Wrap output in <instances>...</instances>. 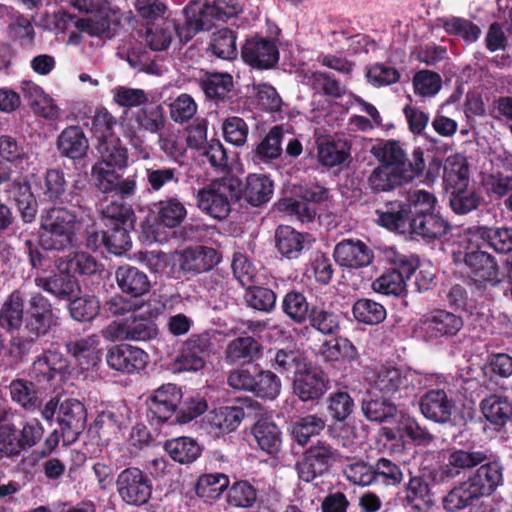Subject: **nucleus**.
Segmentation results:
<instances>
[{
	"label": "nucleus",
	"instance_id": "1",
	"mask_svg": "<svg viewBox=\"0 0 512 512\" xmlns=\"http://www.w3.org/2000/svg\"><path fill=\"white\" fill-rule=\"evenodd\" d=\"M79 227L73 211L53 207L41 216L40 244L46 250L67 249L75 244Z\"/></svg>",
	"mask_w": 512,
	"mask_h": 512
},
{
	"label": "nucleus",
	"instance_id": "2",
	"mask_svg": "<svg viewBox=\"0 0 512 512\" xmlns=\"http://www.w3.org/2000/svg\"><path fill=\"white\" fill-rule=\"evenodd\" d=\"M185 24L194 32L209 31L217 22L226 23L237 19L242 13V6L237 1L225 2V7L217 3L210 4L200 0L190 1L183 9Z\"/></svg>",
	"mask_w": 512,
	"mask_h": 512
},
{
	"label": "nucleus",
	"instance_id": "3",
	"mask_svg": "<svg viewBox=\"0 0 512 512\" xmlns=\"http://www.w3.org/2000/svg\"><path fill=\"white\" fill-rule=\"evenodd\" d=\"M156 323L148 316L133 313L121 320L113 321L102 330L105 339L116 341H149L157 337Z\"/></svg>",
	"mask_w": 512,
	"mask_h": 512
},
{
	"label": "nucleus",
	"instance_id": "4",
	"mask_svg": "<svg viewBox=\"0 0 512 512\" xmlns=\"http://www.w3.org/2000/svg\"><path fill=\"white\" fill-rule=\"evenodd\" d=\"M373 156L381 163L398 172L411 170L417 178L425 168L424 152L418 148L413 151L412 160H408L402 144L397 140L381 141L371 149Z\"/></svg>",
	"mask_w": 512,
	"mask_h": 512
},
{
	"label": "nucleus",
	"instance_id": "5",
	"mask_svg": "<svg viewBox=\"0 0 512 512\" xmlns=\"http://www.w3.org/2000/svg\"><path fill=\"white\" fill-rule=\"evenodd\" d=\"M234 187L230 180L212 181L196 193V205L205 214L214 219H224L230 213V200Z\"/></svg>",
	"mask_w": 512,
	"mask_h": 512
},
{
	"label": "nucleus",
	"instance_id": "6",
	"mask_svg": "<svg viewBox=\"0 0 512 512\" xmlns=\"http://www.w3.org/2000/svg\"><path fill=\"white\" fill-rule=\"evenodd\" d=\"M367 379L372 388L385 395L421 385V377L416 371L394 366H380Z\"/></svg>",
	"mask_w": 512,
	"mask_h": 512
},
{
	"label": "nucleus",
	"instance_id": "7",
	"mask_svg": "<svg viewBox=\"0 0 512 512\" xmlns=\"http://www.w3.org/2000/svg\"><path fill=\"white\" fill-rule=\"evenodd\" d=\"M465 251L454 252L457 260L463 258L464 263L471 269L470 277L479 285H496L500 282L499 270L494 258L479 248L475 243L467 242Z\"/></svg>",
	"mask_w": 512,
	"mask_h": 512
},
{
	"label": "nucleus",
	"instance_id": "8",
	"mask_svg": "<svg viewBox=\"0 0 512 512\" xmlns=\"http://www.w3.org/2000/svg\"><path fill=\"white\" fill-rule=\"evenodd\" d=\"M120 498L129 505L140 506L148 502L152 486L147 476L138 468H126L116 479Z\"/></svg>",
	"mask_w": 512,
	"mask_h": 512
},
{
	"label": "nucleus",
	"instance_id": "9",
	"mask_svg": "<svg viewBox=\"0 0 512 512\" xmlns=\"http://www.w3.org/2000/svg\"><path fill=\"white\" fill-rule=\"evenodd\" d=\"M336 457V451L327 443L318 441L305 451L296 464L299 478L311 482L328 471Z\"/></svg>",
	"mask_w": 512,
	"mask_h": 512
},
{
	"label": "nucleus",
	"instance_id": "10",
	"mask_svg": "<svg viewBox=\"0 0 512 512\" xmlns=\"http://www.w3.org/2000/svg\"><path fill=\"white\" fill-rule=\"evenodd\" d=\"M241 55L246 63L258 69L272 68L279 60L276 42L259 34L246 39Z\"/></svg>",
	"mask_w": 512,
	"mask_h": 512
},
{
	"label": "nucleus",
	"instance_id": "11",
	"mask_svg": "<svg viewBox=\"0 0 512 512\" xmlns=\"http://www.w3.org/2000/svg\"><path fill=\"white\" fill-rule=\"evenodd\" d=\"M57 324L58 317L55 315L49 300L40 293L31 296L25 322L28 333L35 338H39L47 334Z\"/></svg>",
	"mask_w": 512,
	"mask_h": 512
},
{
	"label": "nucleus",
	"instance_id": "12",
	"mask_svg": "<svg viewBox=\"0 0 512 512\" xmlns=\"http://www.w3.org/2000/svg\"><path fill=\"white\" fill-rule=\"evenodd\" d=\"M328 381L325 374L307 364L295 372L293 391L303 402L318 400L326 392Z\"/></svg>",
	"mask_w": 512,
	"mask_h": 512
},
{
	"label": "nucleus",
	"instance_id": "13",
	"mask_svg": "<svg viewBox=\"0 0 512 512\" xmlns=\"http://www.w3.org/2000/svg\"><path fill=\"white\" fill-rule=\"evenodd\" d=\"M86 410L77 399H65L59 405L58 423L64 441L70 443L77 439L86 426Z\"/></svg>",
	"mask_w": 512,
	"mask_h": 512
},
{
	"label": "nucleus",
	"instance_id": "14",
	"mask_svg": "<svg viewBox=\"0 0 512 512\" xmlns=\"http://www.w3.org/2000/svg\"><path fill=\"white\" fill-rule=\"evenodd\" d=\"M333 256L340 266L353 269L370 265L374 258L372 249L359 239L342 240L336 244Z\"/></svg>",
	"mask_w": 512,
	"mask_h": 512
},
{
	"label": "nucleus",
	"instance_id": "15",
	"mask_svg": "<svg viewBox=\"0 0 512 512\" xmlns=\"http://www.w3.org/2000/svg\"><path fill=\"white\" fill-rule=\"evenodd\" d=\"M461 242H473L477 248H480L481 243H487L495 251L507 253L512 251V228H469Z\"/></svg>",
	"mask_w": 512,
	"mask_h": 512
},
{
	"label": "nucleus",
	"instance_id": "16",
	"mask_svg": "<svg viewBox=\"0 0 512 512\" xmlns=\"http://www.w3.org/2000/svg\"><path fill=\"white\" fill-rule=\"evenodd\" d=\"M487 459L485 452L481 450L453 449L447 451L440 466L442 478H454L464 470L471 469Z\"/></svg>",
	"mask_w": 512,
	"mask_h": 512
},
{
	"label": "nucleus",
	"instance_id": "17",
	"mask_svg": "<svg viewBox=\"0 0 512 512\" xmlns=\"http://www.w3.org/2000/svg\"><path fill=\"white\" fill-rule=\"evenodd\" d=\"M107 363L116 371L130 374L145 368L148 363V354L135 346L120 345L109 351Z\"/></svg>",
	"mask_w": 512,
	"mask_h": 512
},
{
	"label": "nucleus",
	"instance_id": "18",
	"mask_svg": "<svg viewBox=\"0 0 512 512\" xmlns=\"http://www.w3.org/2000/svg\"><path fill=\"white\" fill-rule=\"evenodd\" d=\"M181 399V390L175 384L168 383L153 392L148 400V408L155 418L164 422L176 412Z\"/></svg>",
	"mask_w": 512,
	"mask_h": 512
},
{
	"label": "nucleus",
	"instance_id": "19",
	"mask_svg": "<svg viewBox=\"0 0 512 512\" xmlns=\"http://www.w3.org/2000/svg\"><path fill=\"white\" fill-rule=\"evenodd\" d=\"M463 327L461 317L444 310H437L421 322V330L428 338L454 336Z\"/></svg>",
	"mask_w": 512,
	"mask_h": 512
},
{
	"label": "nucleus",
	"instance_id": "20",
	"mask_svg": "<svg viewBox=\"0 0 512 512\" xmlns=\"http://www.w3.org/2000/svg\"><path fill=\"white\" fill-rule=\"evenodd\" d=\"M420 409L423 416L437 423L450 421L455 411V403L441 389L427 392L421 399Z\"/></svg>",
	"mask_w": 512,
	"mask_h": 512
},
{
	"label": "nucleus",
	"instance_id": "21",
	"mask_svg": "<svg viewBox=\"0 0 512 512\" xmlns=\"http://www.w3.org/2000/svg\"><path fill=\"white\" fill-rule=\"evenodd\" d=\"M383 435L388 440L402 439L407 436L417 445H429L433 441V435L424 427H421L418 422L401 412L396 421L395 427H384Z\"/></svg>",
	"mask_w": 512,
	"mask_h": 512
},
{
	"label": "nucleus",
	"instance_id": "22",
	"mask_svg": "<svg viewBox=\"0 0 512 512\" xmlns=\"http://www.w3.org/2000/svg\"><path fill=\"white\" fill-rule=\"evenodd\" d=\"M434 501L429 484L420 476L411 477L406 484L403 506L407 512H429Z\"/></svg>",
	"mask_w": 512,
	"mask_h": 512
},
{
	"label": "nucleus",
	"instance_id": "23",
	"mask_svg": "<svg viewBox=\"0 0 512 512\" xmlns=\"http://www.w3.org/2000/svg\"><path fill=\"white\" fill-rule=\"evenodd\" d=\"M56 144L59 153L72 160L84 158L89 149L83 129L76 125L65 128L57 137Z\"/></svg>",
	"mask_w": 512,
	"mask_h": 512
},
{
	"label": "nucleus",
	"instance_id": "24",
	"mask_svg": "<svg viewBox=\"0 0 512 512\" xmlns=\"http://www.w3.org/2000/svg\"><path fill=\"white\" fill-rule=\"evenodd\" d=\"M22 92L36 115L48 120L59 118V107L55 104L53 98L46 94L40 86L33 82H23Z\"/></svg>",
	"mask_w": 512,
	"mask_h": 512
},
{
	"label": "nucleus",
	"instance_id": "25",
	"mask_svg": "<svg viewBox=\"0 0 512 512\" xmlns=\"http://www.w3.org/2000/svg\"><path fill=\"white\" fill-rule=\"evenodd\" d=\"M414 180L411 170L398 172L387 165H379L368 177V185L374 192H388Z\"/></svg>",
	"mask_w": 512,
	"mask_h": 512
},
{
	"label": "nucleus",
	"instance_id": "26",
	"mask_svg": "<svg viewBox=\"0 0 512 512\" xmlns=\"http://www.w3.org/2000/svg\"><path fill=\"white\" fill-rule=\"evenodd\" d=\"M206 422L215 435H222L237 429L244 418L241 407L221 406L208 412Z\"/></svg>",
	"mask_w": 512,
	"mask_h": 512
},
{
	"label": "nucleus",
	"instance_id": "27",
	"mask_svg": "<svg viewBox=\"0 0 512 512\" xmlns=\"http://www.w3.org/2000/svg\"><path fill=\"white\" fill-rule=\"evenodd\" d=\"M502 466L494 461L481 465L477 472L469 478L468 483L479 497L490 495L502 484Z\"/></svg>",
	"mask_w": 512,
	"mask_h": 512
},
{
	"label": "nucleus",
	"instance_id": "28",
	"mask_svg": "<svg viewBox=\"0 0 512 512\" xmlns=\"http://www.w3.org/2000/svg\"><path fill=\"white\" fill-rule=\"evenodd\" d=\"M116 281L123 293L133 297L146 294L151 287L147 275L136 267L121 266L116 271Z\"/></svg>",
	"mask_w": 512,
	"mask_h": 512
},
{
	"label": "nucleus",
	"instance_id": "29",
	"mask_svg": "<svg viewBox=\"0 0 512 512\" xmlns=\"http://www.w3.org/2000/svg\"><path fill=\"white\" fill-rule=\"evenodd\" d=\"M276 248L279 253L288 258L296 259L309 244L308 236L290 226H280L276 230Z\"/></svg>",
	"mask_w": 512,
	"mask_h": 512
},
{
	"label": "nucleus",
	"instance_id": "30",
	"mask_svg": "<svg viewBox=\"0 0 512 512\" xmlns=\"http://www.w3.org/2000/svg\"><path fill=\"white\" fill-rule=\"evenodd\" d=\"M219 261L220 258L215 249L198 246L184 251L181 267L185 271L201 273L212 269Z\"/></svg>",
	"mask_w": 512,
	"mask_h": 512
},
{
	"label": "nucleus",
	"instance_id": "31",
	"mask_svg": "<svg viewBox=\"0 0 512 512\" xmlns=\"http://www.w3.org/2000/svg\"><path fill=\"white\" fill-rule=\"evenodd\" d=\"M443 181L447 188L468 187L469 164L460 153L449 155L443 164Z\"/></svg>",
	"mask_w": 512,
	"mask_h": 512
},
{
	"label": "nucleus",
	"instance_id": "32",
	"mask_svg": "<svg viewBox=\"0 0 512 512\" xmlns=\"http://www.w3.org/2000/svg\"><path fill=\"white\" fill-rule=\"evenodd\" d=\"M350 156L349 143L341 138H322L318 141V160L327 167L344 163Z\"/></svg>",
	"mask_w": 512,
	"mask_h": 512
},
{
	"label": "nucleus",
	"instance_id": "33",
	"mask_svg": "<svg viewBox=\"0 0 512 512\" xmlns=\"http://www.w3.org/2000/svg\"><path fill=\"white\" fill-rule=\"evenodd\" d=\"M413 234L424 239H435L444 235L447 231V222L436 213L413 215L408 223Z\"/></svg>",
	"mask_w": 512,
	"mask_h": 512
},
{
	"label": "nucleus",
	"instance_id": "34",
	"mask_svg": "<svg viewBox=\"0 0 512 512\" xmlns=\"http://www.w3.org/2000/svg\"><path fill=\"white\" fill-rule=\"evenodd\" d=\"M154 207L155 221L166 228L179 226L187 216L185 205L175 197L161 200Z\"/></svg>",
	"mask_w": 512,
	"mask_h": 512
},
{
	"label": "nucleus",
	"instance_id": "35",
	"mask_svg": "<svg viewBox=\"0 0 512 512\" xmlns=\"http://www.w3.org/2000/svg\"><path fill=\"white\" fill-rule=\"evenodd\" d=\"M96 150L99 155L97 163L110 165L113 168L122 170L127 167L128 152L122 145L119 137H110L105 140L98 141Z\"/></svg>",
	"mask_w": 512,
	"mask_h": 512
},
{
	"label": "nucleus",
	"instance_id": "36",
	"mask_svg": "<svg viewBox=\"0 0 512 512\" xmlns=\"http://www.w3.org/2000/svg\"><path fill=\"white\" fill-rule=\"evenodd\" d=\"M52 277H37L35 283L44 291L59 299H68L78 290V283L71 273L62 272Z\"/></svg>",
	"mask_w": 512,
	"mask_h": 512
},
{
	"label": "nucleus",
	"instance_id": "37",
	"mask_svg": "<svg viewBox=\"0 0 512 512\" xmlns=\"http://www.w3.org/2000/svg\"><path fill=\"white\" fill-rule=\"evenodd\" d=\"M24 317V296L14 290L4 301L0 310V325L7 330H18Z\"/></svg>",
	"mask_w": 512,
	"mask_h": 512
},
{
	"label": "nucleus",
	"instance_id": "38",
	"mask_svg": "<svg viewBox=\"0 0 512 512\" xmlns=\"http://www.w3.org/2000/svg\"><path fill=\"white\" fill-rule=\"evenodd\" d=\"M484 417L492 424L503 426L512 417V403L505 397L491 395L481 402Z\"/></svg>",
	"mask_w": 512,
	"mask_h": 512
},
{
	"label": "nucleus",
	"instance_id": "39",
	"mask_svg": "<svg viewBox=\"0 0 512 512\" xmlns=\"http://www.w3.org/2000/svg\"><path fill=\"white\" fill-rule=\"evenodd\" d=\"M252 433L258 446L268 454L277 453L281 446L279 428L267 419H260L253 427Z\"/></svg>",
	"mask_w": 512,
	"mask_h": 512
},
{
	"label": "nucleus",
	"instance_id": "40",
	"mask_svg": "<svg viewBox=\"0 0 512 512\" xmlns=\"http://www.w3.org/2000/svg\"><path fill=\"white\" fill-rule=\"evenodd\" d=\"M164 448L174 461L181 464L191 463L201 454L199 444L189 437H179L168 440Z\"/></svg>",
	"mask_w": 512,
	"mask_h": 512
},
{
	"label": "nucleus",
	"instance_id": "41",
	"mask_svg": "<svg viewBox=\"0 0 512 512\" xmlns=\"http://www.w3.org/2000/svg\"><path fill=\"white\" fill-rule=\"evenodd\" d=\"M319 354L326 362L354 361L358 357L355 346L346 338H334L325 341Z\"/></svg>",
	"mask_w": 512,
	"mask_h": 512
},
{
	"label": "nucleus",
	"instance_id": "42",
	"mask_svg": "<svg viewBox=\"0 0 512 512\" xmlns=\"http://www.w3.org/2000/svg\"><path fill=\"white\" fill-rule=\"evenodd\" d=\"M244 193L250 204L258 206L271 198L273 182L265 174H251L247 177Z\"/></svg>",
	"mask_w": 512,
	"mask_h": 512
},
{
	"label": "nucleus",
	"instance_id": "43",
	"mask_svg": "<svg viewBox=\"0 0 512 512\" xmlns=\"http://www.w3.org/2000/svg\"><path fill=\"white\" fill-rule=\"evenodd\" d=\"M10 193L18 205L23 220L27 223L32 222L37 214V202L30 186L25 181L17 179L12 183Z\"/></svg>",
	"mask_w": 512,
	"mask_h": 512
},
{
	"label": "nucleus",
	"instance_id": "44",
	"mask_svg": "<svg viewBox=\"0 0 512 512\" xmlns=\"http://www.w3.org/2000/svg\"><path fill=\"white\" fill-rule=\"evenodd\" d=\"M376 215V222L391 231L404 233L408 228V213L401 203H391L385 209H378Z\"/></svg>",
	"mask_w": 512,
	"mask_h": 512
},
{
	"label": "nucleus",
	"instance_id": "45",
	"mask_svg": "<svg viewBox=\"0 0 512 512\" xmlns=\"http://www.w3.org/2000/svg\"><path fill=\"white\" fill-rule=\"evenodd\" d=\"M228 487L229 478L225 474H205L198 479L196 493L206 502H212L219 499Z\"/></svg>",
	"mask_w": 512,
	"mask_h": 512
},
{
	"label": "nucleus",
	"instance_id": "46",
	"mask_svg": "<svg viewBox=\"0 0 512 512\" xmlns=\"http://www.w3.org/2000/svg\"><path fill=\"white\" fill-rule=\"evenodd\" d=\"M65 368L66 363L62 354L50 350L34 361L31 372L35 377H42L51 381L56 374L63 372Z\"/></svg>",
	"mask_w": 512,
	"mask_h": 512
},
{
	"label": "nucleus",
	"instance_id": "47",
	"mask_svg": "<svg viewBox=\"0 0 512 512\" xmlns=\"http://www.w3.org/2000/svg\"><path fill=\"white\" fill-rule=\"evenodd\" d=\"M10 394L13 401L27 410L40 407L41 395L34 384L24 379H16L10 383Z\"/></svg>",
	"mask_w": 512,
	"mask_h": 512
},
{
	"label": "nucleus",
	"instance_id": "48",
	"mask_svg": "<svg viewBox=\"0 0 512 512\" xmlns=\"http://www.w3.org/2000/svg\"><path fill=\"white\" fill-rule=\"evenodd\" d=\"M325 428V421L317 415H306L298 418L291 427V434L300 445L308 443L311 437L319 435Z\"/></svg>",
	"mask_w": 512,
	"mask_h": 512
},
{
	"label": "nucleus",
	"instance_id": "49",
	"mask_svg": "<svg viewBox=\"0 0 512 512\" xmlns=\"http://www.w3.org/2000/svg\"><path fill=\"white\" fill-rule=\"evenodd\" d=\"M99 339L96 335L70 341L67 344L68 352L78 361L83 369L90 364H94L96 358V348Z\"/></svg>",
	"mask_w": 512,
	"mask_h": 512
},
{
	"label": "nucleus",
	"instance_id": "50",
	"mask_svg": "<svg viewBox=\"0 0 512 512\" xmlns=\"http://www.w3.org/2000/svg\"><path fill=\"white\" fill-rule=\"evenodd\" d=\"M260 346L252 337H239L231 341L225 351L229 362L250 361L259 354Z\"/></svg>",
	"mask_w": 512,
	"mask_h": 512
},
{
	"label": "nucleus",
	"instance_id": "51",
	"mask_svg": "<svg viewBox=\"0 0 512 512\" xmlns=\"http://www.w3.org/2000/svg\"><path fill=\"white\" fill-rule=\"evenodd\" d=\"M59 271L74 274L91 275L99 270L96 259L86 252H76L67 262L62 260L56 261Z\"/></svg>",
	"mask_w": 512,
	"mask_h": 512
},
{
	"label": "nucleus",
	"instance_id": "52",
	"mask_svg": "<svg viewBox=\"0 0 512 512\" xmlns=\"http://www.w3.org/2000/svg\"><path fill=\"white\" fill-rule=\"evenodd\" d=\"M353 315L358 322L375 325L386 318V310L378 302L370 299L357 300L352 309Z\"/></svg>",
	"mask_w": 512,
	"mask_h": 512
},
{
	"label": "nucleus",
	"instance_id": "53",
	"mask_svg": "<svg viewBox=\"0 0 512 512\" xmlns=\"http://www.w3.org/2000/svg\"><path fill=\"white\" fill-rule=\"evenodd\" d=\"M362 411L367 419L377 422H396L401 414L397 407L387 400L363 401Z\"/></svg>",
	"mask_w": 512,
	"mask_h": 512
},
{
	"label": "nucleus",
	"instance_id": "54",
	"mask_svg": "<svg viewBox=\"0 0 512 512\" xmlns=\"http://www.w3.org/2000/svg\"><path fill=\"white\" fill-rule=\"evenodd\" d=\"M450 196V206L459 215H465L478 208L482 197L478 192L467 187H455Z\"/></svg>",
	"mask_w": 512,
	"mask_h": 512
},
{
	"label": "nucleus",
	"instance_id": "55",
	"mask_svg": "<svg viewBox=\"0 0 512 512\" xmlns=\"http://www.w3.org/2000/svg\"><path fill=\"white\" fill-rule=\"evenodd\" d=\"M282 132L279 127L272 128L265 138L257 145L255 161L269 162L281 155Z\"/></svg>",
	"mask_w": 512,
	"mask_h": 512
},
{
	"label": "nucleus",
	"instance_id": "56",
	"mask_svg": "<svg viewBox=\"0 0 512 512\" xmlns=\"http://www.w3.org/2000/svg\"><path fill=\"white\" fill-rule=\"evenodd\" d=\"M67 182L63 171L59 169H49L46 172L44 184L41 187L42 195L47 201L64 202Z\"/></svg>",
	"mask_w": 512,
	"mask_h": 512
},
{
	"label": "nucleus",
	"instance_id": "57",
	"mask_svg": "<svg viewBox=\"0 0 512 512\" xmlns=\"http://www.w3.org/2000/svg\"><path fill=\"white\" fill-rule=\"evenodd\" d=\"M282 310L294 322L303 323L309 315V304L302 293L293 290L284 296Z\"/></svg>",
	"mask_w": 512,
	"mask_h": 512
},
{
	"label": "nucleus",
	"instance_id": "58",
	"mask_svg": "<svg viewBox=\"0 0 512 512\" xmlns=\"http://www.w3.org/2000/svg\"><path fill=\"white\" fill-rule=\"evenodd\" d=\"M54 29L59 32H65L71 26L77 28L80 32H95L94 21L90 17L79 18L76 15L70 14L65 10H59L48 16Z\"/></svg>",
	"mask_w": 512,
	"mask_h": 512
},
{
	"label": "nucleus",
	"instance_id": "59",
	"mask_svg": "<svg viewBox=\"0 0 512 512\" xmlns=\"http://www.w3.org/2000/svg\"><path fill=\"white\" fill-rule=\"evenodd\" d=\"M478 498L468 481L453 488L443 499V507L449 512L464 509Z\"/></svg>",
	"mask_w": 512,
	"mask_h": 512
},
{
	"label": "nucleus",
	"instance_id": "60",
	"mask_svg": "<svg viewBox=\"0 0 512 512\" xmlns=\"http://www.w3.org/2000/svg\"><path fill=\"white\" fill-rule=\"evenodd\" d=\"M205 95L210 99H223L232 89L233 81L229 74L214 73L201 82Z\"/></svg>",
	"mask_w": 512,
	"mask_h": 512
},
{
	"label": "nucleus",
	"instance_id": "61",
	"mask_svg": "<svg viewBox=\"0 0 512 512\" xmlns=\"http://www.w3.org/2000/svg\"><path fill=\"white\" fill-rule=\"evenodd\" d=\"M257 499V490L247 481L235 482L229 489L227 501L231 506L250 508Z\"/></svg>",
	"mask_w": 512,
	"mask_h": 512
},
{
	"label": "nucleus",
	"instance_id": "62",
	"mask_svg": "<svg viewBox=\"0 0 512 512\" xmlns=\"http://www.w3.org/2000/svg\"><path fill=\"white\" fill-rule=\"evenodd\" d=\"M117 168L103 163H95L91 169V175L95 186L102 193H111L116 190L117 181L120 175L116 172Z\"/></svg>",
	"mask_w": 512,
	"mask_h": 512
},
{
	"label": "nucleus",
	"instance_id": "63",
	"mask_svg": "<svg viewBox=\"0 0 512 512\" xmlns=\"http://www.w3.org/2000/svg\"><path fill=\"white\" fill-rule=\"evenodd\" d=\"M124 224H114L111 231L107 233H97V237H101L103 245L111 252L120 254L130 248V237Z\"/></svg>",
	"mask_w": 512,
	"mask_h": 512
},
{
	"label": "nucleus",
	"instance_id": "64",
	"mask_svg": "<svg viewBox=\"0 0 512 512\" xmlns=\"http://www.w3.org/2000/svg\"><path fill=\"white\" fill-rule=\"evenodd\" d=\"M441 87V77L428 70L418 71L413 78L414 92L421 97H432L440 91Z\"/></svg>",
	"mask_w": 512,
	"mask_h": 512
}]
</instances>
